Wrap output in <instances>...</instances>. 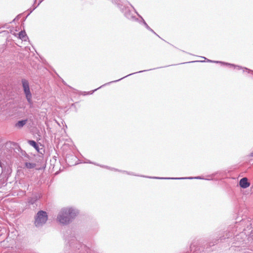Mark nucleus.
<instances>
[{
    "label": "nucleus",
    "mask_w": 253,
    "mask_h": 253,
    "mask_svg": "<svg viewBox=\"0 0 253 253\" xmlns=\"http://www.w3.org/2000/svg\"><path fill=\"white\" fill-rule=\"evenodd\" d=\"M251 156H253V151L251 153Z\"/></svg>",
    "instance_id": "9"
},
{
    "label": "nucleus",
    "mask_w": 253,
    "mask_h": 253,
    "mask_svg": "<svg viewBox=\"0 0 253 253\" xmlns=\"http://www.w3.org/2000/svg\"><path fill=\"white\" fill-rule=\"evenodd\" d=\"M75 216V213L72 209H65L62 211L58 217V220L62 224L68 223L71 218Z\"/></svg>",
    "instance_id": "1"
},
{
    "label": "nucleus",
    "mask_w": 253,
    "mask_h": 253,
    "mask_svg": "<svg viewBox=\"0 0 253 253\" xmlns=\"http://www.w3.org/2000/svg\"><path fill=\"white\" fill-rule=\"evenodd\" d=\"M240 186L243 188H247L250 185V183L248 182V178L244 177L240 180Z\"/></svg>",
    "instance_id": "4"
},
{
    "label": "nucleus",
    "mask_w": 253,
    "mask_h": 253,
    "mask_svg": "<svg viewBox=\"0 0 253 253\" xmlns=\"http://www.w3.org/2000/svg\"><path fill=\"white\" fill-rule=\"evenodd\" d=\"M19 38L23 41H26L27 37L25 32H20L19 34Z\"/></svg>",
    "instance_id": "6"
},
{
    "label": "nucleus",
    "mask_w": 253,
    "mask_h": 253,
    "mask_svg": "<svg viewBox=\"0 0 253 253\" xmlns=\"http://www.w3.org/2000/svg\"><path fill=\"white\" fill-rule=\"evenodd\" d=\"M47 220V215L46 212L41 211L37 213V217L35 219V224L36 226H40L46 222Z\"/></svg>",
    "instance_id": "2"
},
{
    "label": "nucleus",
    "mask_w": 253,
    "mask_h": 253,
    "mask_svg": "<svg viewBox=\"0 0 253 253\" xmlns=\"http://www.w3.org/2000/svg\"><path fill=\"white\" fill-rule=\"evenodd\" d=\"M29 143L30 144V145L34 147L38 151L39 146L35 141L30 140L29 141Z\"/></svg>",
    "instance_id": "7"
},
{
    "label": "nucleus",
    "mask_w": 253,
    "mask_h": 253,
    "mask_svg": "<svg viewBox=\"0 0 253 253\" xmlns=\"http://www.w3.org/2000/svg\"><path fill=\"white\" fill-rule=\"evenodd\" d=\"M22 84L26 98L28 102L31 104L32 103V94L30 91L29 82L27 80L24 79L22 80Z\"/></svg>",
    "instance_id": "3"
},
{
    "label": "nucleus",
    "mask_w": 253,
    "mask_h": 253,
    "mask_svg": "<svg viewBox=\"0 0 253 253\" xmlns=\"http://www.w3.org/2000/svg\"><path fill=\"white\" fill-rule=\"evenodd\" d=\"M27 122V120L19 121L15 125L17 127L21 128L23 127Z\"/></svg>",
    "instance_id": "5"
},
{
    "label": "nucleus",
    "mask_w": 253,
    "mask_h": 253,
    "mask_svg": "<svg viewBox=\"0 0 253 253\" xmlns=\"http://www.w3.org/2000/svg\"><path fill=\"white\" fill-rule=\"evenodd\" d=\"M25 166L28 169H33L36 167V164L34 163H26Z\"/></svg>",
    "instance_id": "8"
}]
</instances>
